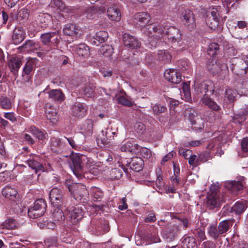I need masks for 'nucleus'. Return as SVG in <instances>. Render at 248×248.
Instances as JSON below:
<instances>
[{
	"label": "nucleus",
	"mask_w": 248,
	"mask_h": 248,
	"mask_svg": "<svg viewBox=\"0 0 248 248\" xmlns=\"http://www.w3.org/2000/svg\"><path fill=\"white\" fill-rule=\"evenodd\" d=\"M60 38L58 31L43 33L40 36L41 42L46 46V48H45L46 51L57 47L60 43Z\"/></svg>",
	"instance_id": "1"
},
{
	"label": "nucleus",
	"mask_w": 248,
	"mask_h": 248,
	"mask_svg": "<svg viewBox=\"0 0 248 248\" xmlns=\"http://www.w3.org/2000/svg\"><path fill=\"white\" fill-rule=\"evenodd\" d=\"M72 164L70 168L77 177H80L84 173V165L87 160L86 156L76 154L71 157Z\"/></svg>",
	"instance_id": "2"
},
{
	"label": "nucleus",
	"mask_w": 248,
	"mask_h": 248,
	"mask_svg": "<svg viewBox=\"0 0 248 248\" xmlns=\"http://www.w3.org/2000/svg\"><path fill=\"white\" fill-rule=\"evenodd\" d=\"M46 208V204L45 200L39 199L36 200L33 205L28 209V216L32 218H37L43 215Z\"/></svg>",
	"instance_id": "3"
},
{
	"label": "nucleus",
	"mask_w": 248,
	"mask_h": 248,
	"mask_svg": "<svg viewBox=\"0 0 248 248\" xmlns=\"http://www.w3.org/2000/svg\"><path fill=\"white\" fill-rule=\"evenodd\" d=\"M66 215L70 218L71 223L76 225L83 217L84 212L82 208L78 206H73L69 204L64 205Z\"/></svg>",
	"instance_id": "4"
},
{
	"label": "nucleus",
	"mask_w": 248,
	"mask_h": 248,
	"mask_svg": "<svg viewBox=\"0 0 248 248\" xmlns=\"http://www.w3.org/2000/svg\"><path fill=\"white\" fill-rule=\"evenodd\" d=\"M71 195L75 199H86L88 195V192L84 185L81 184H75L68 187Z\"/></svg>",
	"instance_id": "5"
},
{
	"label": "nucleus",
	"mask_w": 248,
	"mask_h": 248,
	"mask_svg": "<svg viewBox=\"0 0 248 248\" xmlns=\"http://www.w3.org/2000/svg\"><path fill=\"white\" fill-rule=\"evenodd\" d=\"M163 35H166L169 40L172 43H179L182 40V34L179 29L173 26L163 27Z\"/></svg>",
	"instance_id": "6"
},
{
	"label": "nucleus",
	"mask_w": 248,
	"mask_h": 248,
	"mask_svg": "<svg viewBox=\"0 0 248 248\" xmlns=\"http://www.w3.org/2000/svg\"><path fill=\"white\" fill-rule=\"evenodd\" d=\"M63 191L57 187L52 188L49 192V199L53 206H61L68 204V202L65 201L63 198Z\"/></svg>",
	"instance_id": "7"
},
{
	"label": "nucleus",
	"mask_w": 248,
	"mask_h": 248,
	"mask_svg": "<svg viewBox=\"0 0 248 248\" xmlns=\"http://www.w3.org/2000/svg\"><path fill=\"white\" fill-rule=\"evenodd\" d=\"M183 21L185 26L190 31L195 29L196 27L195 15L193 12L188 9H186L181 14Z\"/></svg>",
	"instance_id": "8"
},
{
	"label": "nucleus",
	"mask_w": 248,
	"mask_h": 248,
	"mask_svg": "<svg viewBox=\"0 0 248 248\" xmlns=\"http://www.w3.org/2000/svg\"><path fill=\"white\" fill-rule=\"evenodd\" d=\"M179 231L180 227L178 225L168 223L164 230L163 237L167 242H172L174 240Z\"/></svg>",
	"instance_id": "9"
},
{
	"label": "nucleus",
	"mask_w": 248,
	"mask_h": 248,
	"mask_svg": "<svg viewBox=\"0 0 248 248\" xmlns=\"http://www.w3.org/2000/svg\"><path fill=\"white\" fill-rule=\"evenodd\" d=\"M163 29L160 26L150 24L144 27L142 30L144 33L149 37L159 39L163 35Z\"/></svg>",
	"instance_id": "10"
},
{
	"label": "nucleus",
	"mask_w": 248,
	"mask_h": 248,
	"mask_svg": "<svg viewBox=\"0 0 248 248\" xmlns=\"http://www.w3.org/2000/svg\"><path fill=\"white\" fill-rule=\"evenodd\" d=\"M220 20L219 13L216 8H213L211 12H208L205 21L206 24L213 30L217 28Z\"/></svg>",
	"instance_id": "11"
},
{
	"label": "nucleus",
	"mask_w": 248,
	"mask_h": 248,
	"mask_svg": "<svg viewBox=\"0 0 248 248\" xmlns=\"http://www.w3.org/2000/svg\"><path fill=\"white\" fill-rule=\"evenodd\" d=\"M124 164L129 167L130 170L139 172L142 169L143 161L140 157H134L129 159H124Z\"/></svg>",
	"instance_id": "12"
},
{
	"label": "nucleus",
	"mask_w": 248,
	"mask_h": 248,
	"mask_svg": "<svg viewBox=\"0 0 248 248\" xmlns=\"http://www.w3.org/2000/svg\"><path fill=\"white\" fill-rule=\"evenodd\" d=\"M195 86L197 87V92L203 95H207V93L209 92L211 94H214L215 92V85L213 82L210 80H204Z\"/></svg>",
	"instance_id": "13"
},
{
	"label": "nucleus",
	"mask_w": 248,
	"mask_h": 248,
	"mask_svg": "<svg viewBox=\"0 0 248 248\" xmlns=\"http://www.w3.org/2000/svg\"><path fill=\"white\" fill-rule=\"evenodd\" d=\"M164 76L166 79L174 84L179 83L182 79L180 73L174 69H167L164 72Z\"/></svg>",
	"instance_id": "14"
},
{
	"label": "nucleus",
	"mask_w": 248,
	"mask_h": 248,
	"mask_svg": "<svg viewBox=\"0 0 248 248\" xmlns=\"http://www.w3.org/2000/svg\"><path fill=\"white\" fill-rule=\"evenodd\" d=\"M124 45L130 48L135 49L140 47V42L135 36L128 33H124L123 36Z\"/></svg>",
	"instance_id": "15"
},
{
	"label": "nucleus",
	"mask_w": 248,
	"mask_h": 248,
	"mask_svg": "<svg viewBox=\"0 0 248 248\" xmlns=\"http://www.w3.org/2000/svg\"><path fill=\"white\" fill-rule=\"evenodd\" d=\"M207 68L208 71L213 74H217L220 71H228V66L224 63L219 66L217 62L212 59H209L207 64Z\"/></svg>",
	"instance_id": "16"
},
{
	"label": "nucleus",
	"mask_w": 248,
	"mask_h": 248,
	"mask_svg": "<svg viewBox=\"0 0 248 248\" xmlns=\"http://www.w3.org/2000/svg\"><path fill=\"white\" fill-rule=\"evenodd\" d=\"M38 43L31 40L26 41L25 43L19 47V49L22 51H26L28 53L34 52L37 50H43Z\"/></svg>",
	"instance_id": "17"
},
{
	"label": "nucleus",
	"mask_w": 248,
	"mask_h": 248,
	"mask_svg": "<svg viewBox=\"0 0 248 248\" xmlns=\"http://www.w3.org/2000/svg\"><path fill=\"white\" fill-rule=\"evenodd\" d=\"M8 65L11 72L16 74L22 65V60L16 56H11L8 59Z\"/></svg>",
	"instance_id": "18"
},
{
	"label": "nucleus",
	"mask_w": 248,
	"mask_h": 248,
	"mask_svg": "<svg viewBox=\"0 0 248 248\" xmlns=\"http://www.w3.org/2000/svg\"><path fill=\"white\" fill-rule=\"evenodd\" d=\"M95 88L96 86L94 84L87 83L80 89L79 93L84 97L92 98L95 95Z\"/></svg>",
	"instance_id": "19"
},
{
	"label": "nucleus",
	"mask_w": 248,
	"mask_h": 248,
	"mask_svg": "<svg viewBox=\"0 0 248 248\" xmlns=\"http://www.w3.org/2000/svg\"><path fill=\"white\" fill-rule=\"evenodd\" d=\"M87 113L85 106L80 102H76L72 108V113L73 116L78 118H82Z\"/></svg>",
	"instance_id": "20"
},
{
	"label": "nucleus",
	"mask_w": 248,
	"mask_h": 248,
	"mask_svg": "<svg viewBox=\"0 0 248 248\" xmlns=\"http://www.w3.org/2000/svg\"><path fill=\"white\" fill-rule=\"evenodd\" d=\"M108 37V33L105 31H100L91 39V43L94 45L99 46L105 42Z\"/></svg>",
	"instance_id": "21"
},
{
	"label": "nucleus",
	"mask_w": 248,
	"mask_h": 248,
	"mask_svg": "<svg viewBox=\"0 0 248 248\" xmlns=\"http://www.w3.org/2000/svg\"><path fill=\"white\" fill-rule=\"evenodd\" d=\"M107 14L110 19L118 21L121 19V12L116 5H111L107 10Z\"/></svg>",
	"instance_id": "22"
},
{
	"label": "nucleus",
	"mask_w": 248,
	"mask_h": 248,
	"mask_svg": "<svg viewBox=\"0 0 248 248\" xmlns=\"http://www.w3.org/2000/svg\"><path fill=\"white\" fill-rule=\"evenodd\" d=\"M25 37V33L23 28L21 27L16 28L13 31L12 36L13 43L16 45L20 43L24 40Z\"/></svg>",
	"instance_id": "23"
},
{
	"label": "nucleus",
	"mask_w": 248,
	"mask_h": 248,
	"mask_svg": "<svg viewBox=\"0 0 248 248\" xmlns=\"http://www.w3.org/2000/svg\"><path fill=\"white\" fill-rule=\"evenodd\" d=\"M151 19L150 15L147 12H140L135 15V20L137 24L139 22V25L145 27V25L149 23Z\"/></svg>",
	"instance_id": "24"
},
{
	"label": "nucleus",
	"mask_w": 248,
	"mask_h": 248,
	"mask_svg": "<svg viewBox=\"0 0 248 248\" xmlns=\"http://www.w3.org/2000/svg\"><path fill=\"white\" fill-rule=\"evenodd\" d=\"M3 196L12 201H16L18 198L16 189L11 186H7L2 191Z\"/></svg>",
	"instance_id": "25"
},
{
	"label": "nucleus",
	"mask_w": 248,
	"mask_h": 248,
	"mask_svg": "<svg viewBox=\"0 0 248 248\" xmlns=\"http://www.w3.org/2000/svg\"><path fill=\"white\" fill-rule=\"evenodd\" d=\"M247 208V202L245 201L236 202L230 209V212L236 215H240L243 213Z\"/></svg>",
	"instance_id": "26"
},
{
	"label": "nucleus",
	"mask_w": 248,
	"mask_h": 248,
	"mask_svg": "<svg viewBox=\"0 0 248 248\" xmlns=\"http://www.w3.org/2000/svg\"><path fill=\"white\" fill-rule=\"evenodd\" d=\"M206 203L210 209L218 207L219 205L218 195L216 192H212L207 197Z\"/></svg>",
	"instance_id": "27"
},
{
	"label": "nucleus",
	"mask_w": 248,
	"mask_h": 248,
	"mask_svg": "<svg viewBox=\"0 0 248 248\" xmlns=\"http://www.w3.org/2000/svg\"><path fill=\"white\" fill-rule=\"evenodd\" d=\"M182 248H197L196 239L193 236L185 235L182 239Z\"/></svg>",
	"instance_id": "28"
},
{
	"label": "nucleus",
	"mask_w": 248,
	"mask_h": 248,
	"mask_svg": "<svg viewBox=\"0 0 248 248\" xmlns=\"http://www.w3.org/2000/svg\"><path fill=\"white\" fill-rule=\"evenodd\" d=\"M59 207L54 206L51 215V217L54 221L57 223H60L65 219L64 213L62 209H60Z\"/></svg>",
	"instance_id": "29"
},
{
	"label": "nucleus",
	"mask_w": 248,
	"mask_h": 248,
	"mask_svg": "<svg viewBox=\"0 0 248 248\" xmlns=\"http://www.w3.org/2000/svg\"><path fill=\"white\" fill-rule=\"evenodd\" d=\"M202 102L205 106H207L213 111H218L220 109V107L217 103L207 95H203L201 99Z\"/></svg>",
	"instance_id": "30"
},
{
	"label": "nucleus",
	"mask_w": 248,
	"mask_h": 248,
	"mask_svg": "<svg viewBox=\"0 0 248 248\" xmlns=\"http://www.w3.org/2000/svg\"><path fill=\"white\" fill-rule=\"evenodd\" d=\"M79 31L78 26L75 24H67L65 25L63 32L65 35L68 36H76Z\"/></svg>",
	"instance_id": "31"
},
{
	"label": "nucleus",
	"mask_w": 248,
	"mask_h": 248,
	"mask_svg": "<svg viewBox=\"0 0 248 248\" xmlns=\"http://www.w3.org/2000/svg\"><path fill=\"white\" fill-rule=\"evenodd\" d=\"M49 98L54 101L61 102L64 99V95L61 90H52L48 92Z\"/></svg>",
	"instance_id": "32"
},
{
	"label": "nucleus",
	"mask_w": 248,
	"mask_h": 248,
	"mask_svg": "<svg viewBox=\"0 0 248 248\" xmlns=\"http://www.w3.org/2000/svg\"><path fill=\"white\" fill-rule=\"evenodd\" d=\"M225 187L232 192H235L242 189L243 184L240 181H231L225 183Z\"/></svg>",
	"instance_id": "33"
},
{
	"label": "nucleus",
	"mask_w": 248,
	"mask_h": 248,
	"mask_svg": "<svg viewBox=\"0 0 248 248\" xmlns=\"http://www.w3.org/2000/svg\"><path fill=\"white\" fill-rule=\"evenodd\" d=\"M146 237L151 243L160 242V239L158 235V230L153 227L151 228L149 232L146 235Z\"/></svg>",
	"instance_id": "34"
},
{
	"label": "nucleus",
	"mask_w": 248,
	"mask_h": 248,
	"mask_svg": "<svg viewBox=\"0 0 248 248\" xmlns=\"http://www.w3.org/2000/svg\"><path fill=\"white\" fill-rule=\"evenodd\" d=\"M27 163L29 167L35 170L36 173L39 171H44L43 165L34 158H29L27 160Z\"/></svg>",
	"instance_id": "35"
},
{
	"label": "nucleus",
	"mask_w": 248,
	"mask_h": 248,
	"mask_svg": "<svg viewBox=\"0 0 248 248\" xmlns=\"http://www.w3.org/2000/svg\"><path fill=\"white\" fill-rule=\"evenodd\" d=\"M239 157L243 158L248 156V137L243 138L241 141V150L238 152Z\"/></svg>",
	"instance_id": "36"
},
{
	"label": "nucleus",
	"mask_w": 248,
	"mask_h": 248,
	"mask_svg": "<svg viewBox=\"0 0 248 248\" xmlns=\"http://www.w3.org/2000/svg\"><path fill=\"white\" fill-rule=\"evenodd\" d=\"M93 121L91 119L86 120L83 125V131L85 137L90 136L93 134Z\"/></svg>",
	"instance_id": "37"
},
{
	"label": "nucleus",
	"mask_w": 248,
	"mask_h": 248,
	"mask_svg": "<svg viewBox=\"0 0 248 248\" xmlns=\"http://www.w3.org/2000/svg\"><path fill=\"white\" fill-rule=\"evenodd\" d=\"M233 222V220L227 219L219 222L218 225L219 232H221V234L227 232L232 226Z\"/></svg>",
	"instance_id": "38"
},
{
	"label": "nucleus",
	"mask_w": 248,
	"mask_h": 248,
	"mask_svg": "<svg viewBox=\"0 0 248 248\" xmlns=\"http://www.w3.org/2000/svg\"><path fill=\"white\" fill-rule=\"evenodd\" d=\"M157 56L158 60L164 64L169 63L171 60V55L167 50H159Z\"/></svg>",
	"instance_id": "39"
},
{
	"label": "nucleus",
	"mask_w": 248,
	"mask_h": 248,
	"mask_svg": "<svg viewBox=\"0 0 248 248\" xmlns=\"http://www.w3.org/2000/svg\"><path fill=\"white\" fill-rule=\"evenodd\" d=\"M90 49L88 46L84 44H80L77 47L76 51L77 54L83 57H88L90 54Z\"/></svg>",
	"instance_id": "40"
},
{
	"label": "nucleus",
	"mask_w": 248,
	"mask_h": 248,
	"mask_svg": "<svg viewBox=\"0 0 248 248\" xmlns=\"http://www.w3.org/2000/svg\"><path fill=\"white\" fill-rule=\"evenodd\" d=\"M138 144L131 142H127L121 147V150L124 152L136 153L138 150Z\"/></svg>",
	"instance_id": "41"
},
{
	"label": "nucleus",
	"mask_w": 248,
	"mask_h": 248,
	"mask_svg": "<svg viewBox=\"0 0 248 248\" xmlns=\"http://www.w3.org/2000/svg\"><path fill=\"white\" fill-rule=\"evenodd\" d=\"M30 132L32 135L39 140H43L45 139L46 133H44L43 131L34 126H31Z\"/></svg>",
	"instance_id": "42"
},
{
	"label": "nucleus",
	"mask_w": 248,
	"mask_h": 248,
	"mask_svg": "<svg viewBox=\"0 0 248 248\" xmlns=\"http://www.w3.org/2000/svg\"><path fill=\"white\" fill-rule=\"evenodd\" d=\"M208 233L210 237H212L215 240L217 239L221 235V232H219L218 226L217 227L213 225H210L208 228Z\"/></svg>",
	"instance_id": "43"
},
{
	"label": "nucleus",
	"mask_w": 248,
	"mask_h": 248,
	"mask_svg": "<svg viewBox=\"0 0 248 248\" xmlns=\"http://www.w3.org/2000/svg\"><path fill=\"white\" fill-rule=\"evenodd\" d=\"M219 52V46L217 43H212L208 46L207 53L210 56L214 57L218 54Z\"/></svg>",
	"instance_id": "44"
},
{
	"label": "nucleus",
	"mask_w": 248,
	"mask_h": 248,
	"mask_svg": "<svg viewBox=\"0 0 248 248\" xmlns=\"http://www.w3.org/2000/svg\"><path fill=\"white\" fill-rule=\"evenodd\" d=\"M95 229L96 234L99 235L108 232L109 230V227L107 222L103 221L102 223H101L99 226H97Z\"/></svg>",
	"instance_id": "45"
},
{
	"label": "nucleus",
	"mask_w": 248,
	"mask_h": 248,
	"mask_svg": "<svg viewBox=\"0 0 248 248\" xmlns=\"http://www.w3.org/2000/svg\"><path fill=\"white\" fill-rule=\"evenodd\" d=\"M185 117L188 119L192 124H196L195 118L196 117V113L195 110L192 108H186L184 112Z\"/></svg>",
	"instance_id": "46"
},
{
	"label": "nucleus",
	"mask_w": 248,
	"mask_h": 248,
	"mask_svg": "<svg viewBox=\"0 0 248 248\" xmlns=\"http://www.w3.org/2000/svg\"><path fill=\"white\" fill-rule=\"evenodd\" d=\"M100 53L105 57H110L113 52V48L112 46L108 45L103 46L100 48Z\"/></svg>",
	"instance_id": "47"
},
{
	"label": "nucleus",
	"mask_w": 248,
	"mask_h": 248,
	"mask_svg": "<svg viewBox=\"0 0 248 248\" xmlns=\"http://www.w3.org/2000/svg\"><path fill=\"white\" fill-rule=\"evenodd\" d=\"M236 96L235 92L231 89H227L225 91V100L227 102L231 103L234 102L235 100V98Z\"/></svg>",
	"instance_id": "48"
},
{
	"label": "nucleus",
	"mask_w": 248,
	"mask_h": 248,
	"mask_svg": "<svg viewBox=\"0 0 248 248\" xmlns=\"http://www.w3.org/2000/svg\"><path fill=\"white\" fill-rule=\"evenodd\" d=\"M211 158V155L209 152H204L198 155L196 161V164L198 165L199 162H205Z\"/></svg>",
	"instance_id": "49"
},
{
	"label": "nucleus",
	"mask_w": 248,
	"mask_h": 248,
	"mask_svg": "<svg viewBox=\"0 0 248 248\" xmlns=\"http://www.w3.org/2000/svg\"><path fill=\"white\" fill-rule=\"evenodd\" d=\"M92 196L94 202L100 201L103 197V193L99 188L95 187L92 190Z\"/></svg>",
	"instance_id": "50"
},
{
	"label": "nucleus",
	"mask_w": 248,
	"mask_h": 248,
	"mask_svg": "<svg viewBox=\"0 0 248 248\" xmlns=\"http://www.w3.org/2000/svg\"><path fill=\"white\" fill-rule=\"evenodd\" d=\"M45 113L48 119H53L57 114L56 109L54 107H52L50 105H49L48 107L46 106Z\"/></svg>",
	"instance_id": "51"
},
{
	"label": "nucleus",
	"mask_w": 248,
	"mask_h": 248,
	"mask_svg": "<svg viewBox=\"0 0 248 248\" xmlns=\"http://www.w3.org/2000/svg\"><path fill=\"white\" fill-rule=\"evenodd\" d=\"M34 68V63L32 61H28L26 63L23 70L22 75H29Z\"/></svg>",
	"instance_id": "52"
},
{
	"label": "nucleus",
	"mask_w": 248,
	"mask_h": 248,
	"mask_svg": "<svg viewBox=\"0 0 248 248\" xmlns=\"http://www.w3.org/2000/svg\"><path fill=\"white\" fill-rule=\"evenodd\" d=\"M5 150L4 147L0 148V169L3 168H5L7 166L6 157L5 156Z\"/></svg>",
	"instance_id": "53"
},
{
	"label": "nucleus",
	"mask_w": 248,
	"mask_h": 248,
	"mask_svg": "<svg viewBox=\"0 0 248 248\" xmlns=\"http://www.w3.org/2000/svg\"><path fill=\"white\" fill-rule=\"evenodd\" d=\"M0 105L4 109H10L12 107L11 102L7 97H1L0 98Z\"/></svg>",
	"instance_id": "54"
},
{
	"label": "nucleus",
	"mask_w": 248,
	"mask_h": 248,
	"mask_svg": "<svg viewBox=\"0 0 248 248\" xmlns=\"http://www.w3.org/2000/svg\"><path fill=\"white\" fill-rule=\"evenodd\" d=\"M3 225L4 227L7 229H14L16 227L17 224L15 219L9 218L6 220Z\"/></svg>",
	"instance_id": "55"
},
{
	"label": "nucleus",
	"mask_w": 248,
	"mask_h": 248,
	"mask_svg": "<svg viewBox=\"0 0 248 248\" xmlns=\"http://www.w3.org/2000/svg\"><path fill=\"white\" fill-rule=\"evenodd\" d=\"M167 110V108L164 106L156 104L153 107V111L155 114L158 115L163 113Z\"/></svg>",
	"instance_id": "56"
},
{
	"label": "nucleus",
	"mask_w": 248,
	"mask_h": 248,
	"mask_svg": "<svg viewBox=\"0 0 248 248\" xmlns=\"http://www.w3.org/2000/svg\"><path fill=\"white\" fill-rule=\"evenodd\" d=\"M119 104L126 107H131L132 106V102L123 96H119L117 98Z\"/></svg>",
	"instance_id": "57"
},
{
	"label": "nucleus",
	"mask_w": 248,
	"mask_h": 248,
	"mask_svg": "<svg viewBox=\"0 0 248 248\" xmlns=\"http://www.w3.org/2000/svg\"><path fill=\"white\" fill-rule=\"evenodd\" d=\"M45 243L46 248H55L56 247L57 239L55 237H50L45 240Z\"/></svg>",
	"instance_id": "58"
},
{
	"label": "nucleus",
	"mask_w": 248,
	"mask_h": 248,
	"mask_svg": "<svg viewBox=\"0 0 248 248\" xmlns=\"http://www.w3.org/2000/svg\"><path fill=\"white\" fill-rule=\"evenodd\" d=\"M134 128L137 133L142 134L145 131V125L141 122H137L134 125Z\"/></svg>",
	"instance_id": "59"
},
{
	"label": "nucleus",
	"mask_w": 248,
	"mask_h": 248,
	"mask_svg": "<svg viewBox=\"0 0 248 248\" xmlns=\"http://www.w3.org/2000/svg\"><path fill=\"white\" fill-rule=\"evenodd\" d=\"M54 5L60 9V11L67 12V8L62 3V0H52Z\"/></svg>",
	"instance_id": "60"
},
{
	"label": "nucleus",
	"mask_w": 248,
	"mask_h": 248,
	"mask_svg": "<svg viewBox=\"0 0 248 248\" xmlns=\"http://www.w3.org/2000/svg\"><path fill=\"white\" fill-rule=\"evenodd\" d=\"M18 16L21 19H27L29 16V12L27 9L23 8L18 12Z\"/></svg>",
	"instance_id": "61"
},
{
	"label": "nucleus",
	"mask_w": 248,
	"mask_h": 248,
	"mask_svg": "<svg viewBox=\"0 0 248 248\" xmlns=\"http://www.w3.org/2000/svg\"><path fill=\"white\" fill-rule=\"evenodd\" d=\"M184 85L183 86V91L184 93V96L186 98V99L188 101L190 102L191 101V93L190 91L188 88L187 85L186 83H184Z\"/></svg>",
	"instance_id": "62"
},
{
	"label": "nucleus",
	"mask_w": 248,
	"mask_h": 248,
	"mask_svg": "<svg viewBox=\"0 0 248 248\" xmlns=\"http://www.w3.org/2000/svg\"><path fill=\"white\" fill-rule=\"evenodd\" d=\"M179 153L185 158L188 159L189 155L192 154V151L188 149L180 148L179 150Z\"/></svg>",
	"instance_id": "63"
},
{
	"label": "nucleus",
	"mask_w": 248,
	"mask_h": 248,
	"mask_svg": "<svg viewBox=\"0 0 248 248\" xmlns=\"http://www.w3.org/2000/svg\"><path fill=\"white\" fill-rule=\"evenodd\" d=\"M177 65L182 71L186 70L188 68V63L186 61L180 60L177 62Z\"/></svg>",
	"instance_id": "64"
}]
</instances>
